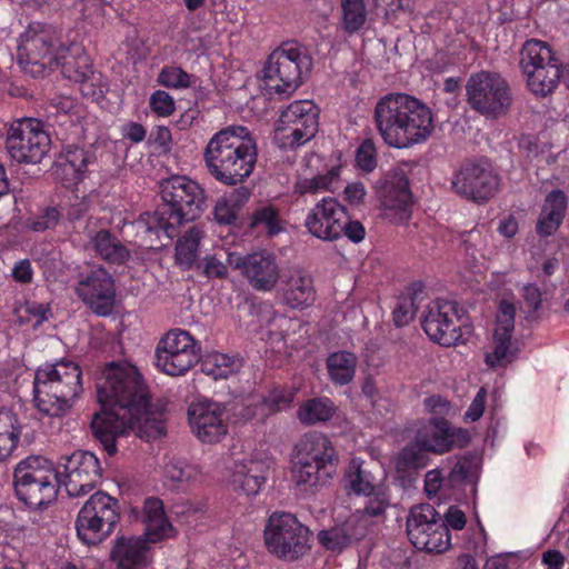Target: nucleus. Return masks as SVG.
<instances>
[{
    "instance_id": "46",
    "label": "nucleus",
    "mask_w": 569,
    "mask_h": 569,
    "mask_svg": "<svg viewBox=\"0 0 569 569\" xmlns=\"http://www.w3.org/2000/svg\"><path fill=\"white\" fill-rule=\"evenodd\" d=\"M239 367V360L220 352L208 355L202 362V371L213 379L227 378Z\"/></svg>"
},
{
    "instance_id": "44",
    "label": "nucleus",
    "mask_w": 569,
    "mask_h": 569,
    "mask_svg": "<svg viewBox=\"0 0 569 569\" xmlns=\"http://www.w3.org/2000/svg\"><path fill=\"white\" fill-rule=\"evenodd\" d=\"M336 407L328 398H316L303 402L297 411V417L303 425H316L328 421L335 413Z\"/></svg>"
},
{
    "instance_id": "14",
    "label": "nucleus",
    "mask_w": 569,
    "mask_h": 569,
    "mask_svg": "<svg viewBox=\"0 0 569 569\" xmlns=\"http://www.w3.org/2000/svg\"><path fill=\"white\" fill-rule=\"evenodd\" d=\"M14 489L18 498L41 495L43 498H58L60 481L52 465L41 456H30L21 460L14 469Z\"/></svg>"
},
{
    "instance_id": "57",
    "label": "nucleus",
    "mask_w": 569,
    "mask_h": 569,
    "mask_svg": "<svg viewBox=\"0 0 569 569\" xmlns=\"http://www.w3.org/2000/svg\"><path fill=\"white\" fill-rule=\"evenodd\" d=\"M164 473L167 479L166 483L171 488H174L176 483H182L189 478V472L181 461H170L166 466Z\"/></svg>"
},
{
    "instance_id": "8",
    "label": "nucleus",
    "mask_w": 569,
    "mask_h": 569,
    "mask_svg": "<svg viewBox=\"0 0 569 569\" xmlns=\"http://www.w3.org/2000/svg\"><path fill=\"white\" fill-rule=\"evenodd\" d=\"M311 531L295 515L284 511L271 513L263 530L268 551L286 561H297L311 549Z\"/></svg>"
},
{
    "instance_id": "21",
    "label": "nucleus",
    "mask_w": 569,
    "mask_h": 569,
    "mask_svg": "<svg viewBox=\"0 0 569 569\" xmlns=\"http://www.w3.org/2000/svg\"><path fill=\"white\" fill-rule=\"evenodd\" d=\"M188 416L193 433L204 443H217L228 433L229 416L221 403L212 401L192 403Z\"/></svg>"
},
{
    "instance_id": "30",
    "label": "nucleus",
    "mask_w": 569,
    "mask_h": 569,
    "mask_svg": "<svg viewBox=\"0 0 569 569\" xmlns=\"http://www.w3.org/2000/svg\"><path fill=\"white\" fill-rule=\"evenodd\" d=\"M244 278L257 291H272L280 279V266L277 257L268 251L247 254Z\"/></svg>"
},
{
    "instance_id": "20",
    "label": "nucleus",
    "mask_w": 569,
    "mask_h": 569,
    "mask_svg": "<svg viewBox=\"0 0 569 569\" xmlns=\"http://www.w3.org/2000/svg\"><path fill=\"white\" fill-rule=\"evenodd\" d=\"M347 223V210L335 198L325 197L308 212L305 227L309 233L323 241L340 238Z\"/></svg>"
},
{
    "instance_id": "42",
    "label": "nucleus",
    "mask_w": 569,
    "mask_h": 569,
    "mask_svg": "<svg viewBox=\"0 0 569 569\" xmlns=\"http://www.w3.org/2000/svg\"><path fill=\"white\" fill-rule=\"evenodd\" d=\"M250 197L247 188H238L221 197L214 204L213 217L220 224H231L237 219V212Z\"/></svg>"
},
{
    "instance_id": "47",
    "label": "nucleus",
    "mask_w": 569,
    "mask_h": 569,
    "mask_svg": "<svg viewBox=\"0 0 569 569\" xmlns=\"http://www.w3.org/2000/svg\"><path fill=\"white\" fill-rule=\"evenodd\" d=\"M342 27L348 33L360 30L367 21L365 0H341Z\"/></svg>"
},
{
    "instance_id": "48",
    "label": "nucleus",
    "mask_w": 569,
    "mask_h": 569,
    "mask_svg": "<svg viewBox=\"0 0 569 569\" xmlns=\"http://www.w3.org/2000/svg\"><path fill=\"white\" fill-rule=\"evenodd\" d=\"M93 159L94 157L83 148L68 147L60 166L66 172H72L73 180H79Z\"/></svg>"
},
{
    "instance_id": "27",
    "label": "nucleus",
    "mask_w": 569,
    "mask_h": 569,
    "mask_svg": "<svg viewBox=\"0 0 569 569\" xmlns=\"http://www.w3.org/2000/svg\"><path fill=\"white\" fill-rule=\"evenodd\" d=\"M383 216L392 222L408 221L411 216V193L403 174L388 178L380 189Z\"/></svg>"
},
{
    "instance_id": "36",
    "label": "nucleus",
    "mask_w": 569,
    "mask_h": 569,
    "mask_svg": "<svg viewBox=\"0 0 569 569\" xmlns=\"http://www.w3.org/2000/svg\"><path fill=\"white\" fill-rule=\"evenodd\" d=\"M340 181V166H331L325 173L310 178H300L295 184V191L301 196L333 192Z\"/></svg>"
},
{
    "instance_id": "34",
    "label": "nucleus",
    "mask_w": 569,
    "mask_h": 569,
    "mask_svg": "<svg viewBox=\"0 0 569 569\" xmlns=\"http://www.w3.org/2000/svg\"><path fill=\"white\" fill-rule=\"evenodd\" d=\"M89 247L101 259L112 263H123L130 256L126 246L110 231L104 229L90 238Z\"/></svg>"
},
{
    "instance_id": "40",
    "label": "nucleus",
    "mask_w": 569,
    "mask_h": 569,
    "mask_svg": "<svg viewBox=\"0 0 569 569\" xmlns=\"http://www.w3.org/2000/svg\"><path fill=\"white\" fill-rule=\"evenodd\" d=\"M525 74L530 91L536 96L546 97L551 93L559 83L561 77L559 61L547 64L546 67H540Z\"/></svg>"
},
{
    "instance_id": "25",
    "label": "nucleus",
    "mask_w": 569,
    "mask_h": 569,
    "mask_svg": "<svg viewBox=\"0 0 569 569\" xmlns=\"http://www.w3.org/2000/svg\"><path fill=\"white\" fill-rule=\"evenodd\" d=\"M341 486L348 496L379 497L385 495L383 472H375L360 458H352L342 477Z\"/></svg>"
},
{
    "instance_id": "19",
    "label": "nucleus",
    "mask_w": 569,
    "mask_h": 569,
    "mask_svg": "<svg viewBox=\"0 0 569 569\" xmlns=\"http://www.w3.org/2000/svg\"><path fill=\"white\" fill-rule=\"evenodd\" d=\"M459 311L455 301H431L421 319L426 335L441 346H455L462 337Z\"/></svg>"
},
{
    "instance_id": "54",
    "label": "nucleus",
    "mask_w": 569,
    "mask_h": 569,
    "mask_svg": "<svg viewBox=\"0 0 569 569\" xmlns=\"http://www.w3.org/2000/svg\"><path fill=\"white\" fill-rule=\"evenodd\" d=\"M149 103L151 110L160 117H168L172 114L176 108L173 98L163 90H157L153 92L150 97Z\"/></svg>"
},
{
    "instance_id": "50",
    "label": "nucleus",
    "mask_w": 569,
    "mask_h": 569,
    "mask_svg": "<svg viewBox=\"0 0 569 569\" xmlns=\"http://www.w3.org/2000/svg\"><path fill=\"white\" fill-rule=\"evenodd\" d=\"M475 519L476 527H469L468 532H470V536L463 541L462 548L468 552L480 555L486 551L487 532L480 521L477 511H475Z\"/></svg>"
},
{
    "instance_id": "45",
    "label": "nucleus",
    "mask_w": 569,
    "mask_h": 569,
    "mask_svg": "<svg viewBox=\"0 0 569 569\" xmlns=\"http://www.w3.org/2000/svg\"><path fill=\"white\" fill-rule=\"evenodd\" d=\"M199 358L186 353L174 355L156 349V367L169 376H182L189 371Z\"/></svg>"
},
{
    "instance_id": "43",
    "label": "nucleus",
    "mask_w": 569,
    "mask_h": 569,
    "mask_svg": "<svg viewBox=\"0 0 569 569\" xmlns=\"http://www.w3.org/2000/svg\"><path fill=\"white\" fill-rule=\"evenodd\" d=\"M62 72L69 79L79 82L80 91L84 96H93L94 91L89 90L88 81L93 80V72L91 70L90 59L86 53H81L77 59L73 57L64 58L62 62Z\"/></svg>"
},
{
    "instance_id": "23",
    "label": "nucleus",
    "mask_w": 569,
    "mask_h": 569,
    "mask_svg": "<svg viewBox=\"0 0 569 569\" xmlns=\"http://www.w3.org/2000/svg\"><path fill=\"white\" fill-rule=\"evenodd\" d=\"M77 292L83 302L97 315H109L114 305L116 288L111 274L103 268H96L78 283Z\"/></svg>"
},
{
    "instance_id": "56",
    "label": "nucleus",
    "mask_w": 569,
    "mask_h": 569,
    "mask_svg": "<svg viewBox=\"0 0 569 569\" xmlns=\"http://www.w3.org/2000/svg\"><path fill=\"white\" fill-rule=\"evenodd\" d=\"M357 163L363 171L370 172L377 166L376 149L371 141H365L360 144L356 156Z\"/></svg>"
},
{
    "instance_id": "17",
    "label": "nucleus",
    "mask_w": 569,
    "mask_h": 569,
    "mask_svg": "<svg viewBox=\"0 0 569 569\" xmlns=\"http://www.w3.org/2000/svg\"><path fill=\"white\" fill-rule=\"evenodd\" d=\"M59 467L63 468V477H59L61 498H64L62 488L68 498L90 493L100 476L99 460L89 451L78 450L70 456H62Z\"/></svg>"
},
{
    "instance_id": "61",
    "label": "nucleus",
    "mask_w": 569,
    "mask_h": 569,
    "mask_svg": "<svg viewBox=\"0 0 569 569\" xmlns=\"http://www.w3.org/2000/svg\"><path fill=\"white\" fill-rule=\"evenodd\" d=\"M486 397L487 392L485 388H480L476 397L473 398L471 405L469 406L468 410L465 413V418L470 421L478 420L483 411H485V403H486Z\"/></svg>"
},
{
    "instance_id": "2",
    "label": "nucleus",
    "mask_w": 569,
    "mask_h": 569,
    "mask_svg": "<svg viewBox=\"0 0 569 569\" xmlns=\"http://www.w3.org/2000/svg\"><path fill=\"white\" fill-rule=\"evenodd\" d=\"M375 122L383 142L397 149L423 143L435 130L431 109L402 92L388 93L378 100Z\"/></svg>"
},
{
    "instance_id": "32",
    "label": "nucleus",
    "mask_w": 569,
    "mask_h": 569,
    "mask_svg": "<svg viewBox=\"0 0 569 569\" xmlns=\"http://www.w3.org/2000/svg\"><path fill=\"white\" fill-rule=\"evenodd\" d=\"M428 459L427 453L415 442L405 447L392 460L397 483L402 488L411 487L416 480V471L425 468Z\"/></svg>"
},
{
    "instance_id": "3",
    "label": "nucleus",
    "mask_w": 569,
    "mask_h": 569,
    "mask_svg": "<svg viewBox=\"0 0 569 569\" xmlns=\"http://www.w3.org/2000/svg\"><path fill=\"white\" fill-rule=\"evenodd\" d=\"M257 143L248 128L229 126L216 132L203 150L209 173L219 182L236 186L254 170Z\"/></svg>"
},
{
    "instance_id": "9",
    "label": "nucleus",
    "mask_w": 569,
    "mask_h": 569,
    "mask_svg": "<svg viewBox=\"0 0 569 569\" xmlns=\"http://www.w3.org/2000/svg\"><path fill=\"white\" fill-rule=\"evenodd\" d=\"M312 59L297 42H284L274 49L264 66L268 84L277 93L291 94L310 73Z\"/></svg>"
},
{
    "instance_id": "33",
    "label": "nucleus",
    "mask_w": 569,
    "mask_h": 569,
    "mask_svg": "<svg viewBox=\"0 0 569 569\" xmlns=\"http://www.w3.org/2000/svg\"><path fill=\"white\" fill-rule=\"evenodd\" d=\"M567 210V197L560 190L551 191L542 206L537 222V232L541 237L551 236L560 227Z\"/></svg>"
},
{
    "instance_id": "28",
    "label": "nucleus",
    "mask_w": 569,
    "mask_h": 569,
    "mask_svg": "<svg viewBox=\"0 0 569 569\" xmlns=\"http://www.w3.org/2000/svg\"><path fill=\"white\" fill-rule=\"evenodd\" d=\"M122 421L124 422L123 430L118 437L127 433L128 430H132L138 437L149 441L158 439L166 431L163 407L158 403H149L148 398L144 403L139 405L137 412L118 420V422Z\"/></svg>"
},
{
    "instance_id": "18",
    "label": "nucleus",
    "mask_w": 569,
    "mask_h": 569,
    "mask_svg": "<svg viewBox=\"0 0 569 569\" xmlns=\"http://www.w3.org/2000/svg\"><path fill=\"white\" fill-rule=\"evenodd\" d=\"M388 500H368L360 516H351L340 526L318 532V542L326 550L341 552L352 541L362 539L367 533V520L380 517L389 506Z\"/></svg>"
},
{
    "instance_id": "29",
    "label": "nucleus",
    "mask_w": 569,
    "mask_h": 569,
    "mask_svg": "<svg viewBox=\"0 0 569 569\" xmlns=\"http://www.w3.org/2000/svg\"><path fill=\"white\" fill-rule=\"evenodd\" d=\"M57 41L58 34L54 28L33 23L21 36L19 56L26 58L28 63L44 66L42 61L52 53Z\"/></svg>"
},
{
    "instance_id": "4",
    "label": "nucleus",
    "mask_w": 569,
    "mask_h": 569,
    "mask_svg": "<svg viewBox=\"0 0 569 569\" xmlns=\"http://www.w3.org/2000/svg\"><path fill=\"white\" fill-rule=\"evenodd\" d=\"M163 206L153 213H147L148 231L162 230L169 238L183 222L200 217L206 209V192L194 180L186 176H172L160 183Z\"/></svg>"
},
{
    "instance_id": "15",
    "label": "nucleus",
    "mask_w": 569,
    "mask_h": 569,
    "mask_svg": "<svg viewBox=\"0 0 569 569\" xmlns=\"http://www.w3.org/2000/svg\"><path fill=\"white\" fill-rule=\"evenodd\" d=\"M119 500H86L80 509L76 529L78 538L87 546L106 540L120 519Z\"/></svg>"
},
{
    "instance_id": "38",
    "label": "nucleus",
    "mask_w": 569,
    "mask_h": 569,
    "mask_svg": "<svg viewBox=\"0 0 569 569\" xmlns=\"http://www.w3.org/2000/svg\"><path fill=\"white\" fill-rule=\"evenodd\" d=\"M556 61H558V59L549 44L536 39L528 40L523 44L520 53V66L523 73L540 67H546Z\"/></svg>"
},
{
    "instance_id": "24",
    "label": "nucleus",
    "mask_w": 569,
    "mask_h": 569,
    "mask_svg": "<svg viewBox=\"0 0 569 569\" xmlns=\"http://www.w3.org/2000/svg\"><path fill=\"white\" fill-rule=\"evenodd\" d=\"M515 315L516 308L511 302L506 300L500 302L496 316L492 347L486 352V363L490 368L506 367L516 357L511 348Z\"/></svg>"
},
{
    "instance_id": "26",
    "label": "nucleus",
    "mask_w": 569,
    "mask_h": 569,
    "mask_svg": "<svg viewBox=\"0 0 569 569\" xmlns=\"http://www.w3.org/2000/svg\"><path fill=\"white\" fill-rule=\"evenodd\" d=\"M268 469L267 461L252 456L236 460L228 479L230 491L237 496L259 495Z\"/></svg>"
},
{
    "instance_id": "31",
    "label": "nucleus",
    "mask_w": 569,
    "mask_h": 569,
    "mask_svg": "<svg viewBox=\"0 0 569 569\" xmlns=\"http://www.w3.org/2000/svg\"><path fill=\"white\" fill-rule=\"evenodd\" d=\"M282 300L290 308H306L316 300L312 277L302 268L293 266L282 277Z\"/></svg>"
},
{
    "instance_id": "39",
    "label": "nucleus",
    "mask_w": 569,
    "mask_h": 569,
    "mask_svg": "<svg viewBox=\"0 0 569 569\" xmlns=\"http://www.w3.org/2000/svg\"><path fill=\"white\" fill-rule=\"evenodd\" d=\"M21 436L18 416L8 409H0V461L8 459L17 448Z\"/></svg>"
},
{
    "instance_id": "49",
    "label": "nucleus",
    "mask_w": 569,
    "mask_h": 569,
    "mask_svg": "<svg viewBox=\"0 0 569 569\" xmlns=\"http://www.w3.org/2000/svg\"><path fill=\"white\" fill-rule=\"evenodd\" d=\"M158 83L172 89H186L191 86V74L180 67L167 66L162 68L157 79Z\"/></svg>"
},
{
    "instance_id": "13",
    "label": "nucleus",
    "mask_w": 569,
    "mask_h": 569,
    "mask_svg": "<svg viewBox=\"0 0 569 569\" xmlns=\"http://www.w3.org/2000/svg\"><path fill=\"white\" fill-rule=\"evenodd\" d=\"M50 143L49 134L37 119H20L7 132V150L20 163H39L48 153Z\"/></svg>"
},
{
    "instance_id": "52",
    "label": "nucleus",
    "mask_w": 569,
    "mask_h": 569,
    "mask_svg": "<svg viewBox=\"0 0 569 569\" xmlns=\"http://www.w3.org/2000/svg\"><path fill=\"white\" fill-rule=\"evenodd\" d=\"M252 226H261L269 234H277L281 230L278 211L272 207H263L257 210L253 216Z\"/></svg>"
},
{
    "instance_id": "53",
    "label": "nucleus",
    "mask_w": 569,
    "mask_h": 569,
    "mask_svg": "<svg viewBox=\"0 0 569 569\" xmlns=\"http://www.w3.org/2000/svg\"><path fill=\"white\" fill-rule=\"evenodd\" d=\"M60 219V212L56 208H47L41 214L28 220V228L36 232L53 229Z\"/></svg>"
},
{
    "instance_id": "55",
    "label": "nucleus",
    "mask_w": 569,
    "mask_h": 569,
    "mask_svg": "<svg viewBox=\"0 0 569 569\" xmlns=\"http://www.w3.org/2000/svg\"><path fill=\"white\" fill-rule=\"evenodd\" d=\"M295 392L287 389H274L264 399V405L271 412L288 409L293 401Z\"/></svg>"
},
{
    "instance_id": "35",
    "label": "nucleus",
    "mask_w": 569,
    "mask_h": 569,
    "mask_svg": "<svg viewBox=\"0 0 569 569\" xmlns=\"http://www.w3.org/2000/svg\"><path fill=\"white\" fill-rule=\"evenodd\" d=\"M358 358L349 351H337L327 359L330 380L338 386L350 383L356 375Z\"/></svg>"
},
{
    "instance_id": "62",
    "label": "nucleus",
    "mask_w": 569,
    "mask_h": 569,
    "mask_svg": "<svg viewBox=\"0 0 569 569\" xmlns=\"http://www.w3.org/2000/svg\"><path fill=\"white\" fill-rule=\"evenodd\" d=\"M523 303L527 312H535L541 305L540 290L535 284L525 286L522 289Z\"/></svg>"
},
{
    "instance_id": "41",
    "label": "nucleus",
    "mask_w": 569,
    "mask_h": 569,
    "mask_svg": "<svg viewBox=\"0 0 569 569\" xmlns=\"http://www.w3.org/2000/svg\"><path fill=\"white\" fill-rule=\"evenodd\" d=\"M204 231L199 226L190 227L177 241L176 262L182 269H190L198 257V249Z\"/></svg>"
},
{
    "instance_id": "51",
    "label": "nucleus",
    "mask_w": 569,
    "mask_h": 569,
    "mask_svg": "<svg viewBox=\"0 0 569 569\" xmlns=\"http://www.w3.org/2000/svg\"><path fill=\"white\" fill-rule=\"evenodd\" d=\"M417 312L416 299L411 295L399 298L392 312L393 322L397 327H403L411 322Z\"/></svg>"
},
{
    "instance_id": "60",
    "label": "nucleus",
    "mask_w": 569,
    "mask_h": 569,
    "mask_svg": "<svg viewBox=\"0 0 569 569\" xmlns=\"http://www.w3.org/2000/svg\"><path fill=\"white\" fill-rule=\"evenodd\" d=\"M443 522L448 526V530L450 528L453 530H462L466 527L467 518L462 510H460L456 506H450L445 513Z\"/></svg>"
},
{
    "instance_id": "5",
    "label": "nucleus",
    "mask_w": 569,
    "mask_h": 569,
    "mask_svg": "<svg viewBox=\"0 0 569 569\" xmlns=\"http://www.w3.org/2000/svg\"><path fill=\"white\" fill-rule=\"evenodd\" d=\"M81 390V370L71 360L46 363L34 373V402L46 415L59 416L68 410Z\"/></svg>"
},
{
    "instance_id": "7",
    "label": "nucleus",
    "mask_w": 569,
    "mask_h": 569,
    "mask_svg": "<svg viewBox=\"0 0 569 569\" xmlns=\"http://www.w3.org/2000/svg\"><path fill=\"white\" fill-rule=\"evenodd\" d=\"M337 462V452L325 435L306 433L293 448L292 479L306 490L322 486L335 472Z\"/></svg>"
},
{
    "instance_id": "1",
    "label": "nucleus",
    "mask_w": 569,
    "mask_h": 569,
    "mask_svg": "<svg viewBox=\"0 0 569 569\" xmlns=\"http://www.w3.org/2000/svg\"><path fill=\"white\" fill-rule=\"evenodd\" d=\"M97 397L102 409L94 415L91 429L103 449L112 456L117 451L116 439L124 426L123 421L114 422L137 412L139 405L144 403L148 391L134 366L111 362L99 379Z\"/></svg>"
},
{
    "instance_id": "12",
    "label": "nucleus",
    "mask_w": 569,
    "mask_h": 569,
    "mask_svg": "<svg viewBox=\"0 0 569 569\" xmlns=\"http://www.w3.org/2000/svg\"><path fill=\"white\" fill-rule=\"evenodd\" d=\"M318 127L319 108L311 100H297L280 112L274 140L282 149H295L310 141Z\"/></svg>"
},
{
    "instance_id": "64",
    "label": "nucleus",
    "mask_w": 569,
    "mask_h": 569,
    "mask_svg": "<svg viewBox=\"0 0 569 569\" xmlns=\"http://www.w3.org/2000/svg\"><path fill=\"white\" fill-rule=\"evenodd\" d=\"M343 193H345V199L350 204H360L363 201L367 191H366L363 183L352 182V183H349L345 188Z\"/></svg>"
},
{
    "instance_id": "37",
    "label": "nucleus",
    "mask_w": 569,
    "mask_h": 569,
    "mask_svg": "<svg viewBox=\"0 0 569 569\" xmlns=\"http://www.w3.org/2000/svg\"><path fill=\"white\" fill-rule=\"evenodd\" d=\"M157 349L174 355L186 353L199 358L201 346L189 331L183 329L169 330L158 343Z\"/></svg>"
},
{
    "instance_id": "63",
    "label": "nucleus",
    "mask_w": 569,
    "mask_h": 569,
    "mask_svg": "<svg viewBox=\"0 0 569 569\" xmlns=\"http://www.w3.org/2000/svg\"><path fill=\"white\" fill-rule=\"evenodd\" d=\"M33 271L28 259L18 261L12 269V277L21 283H30L32 281Z\"/></svg>"
},
{
    "instance_id": "59",
    "label": "nucleus",
    "mask_w": 569,
    "mask_h": 569,
    "mask_svg": "<svg viewBox=\"0 0 569 569\" xmlns=\"http://www.w3.org/2000/svg\"><path fill=\"white\" fill-rule=\"evenodd\" d=\"M377 7H382L386 11V16H396L400 11L413 10L411 0H375Z\"/></svg>"
},
{
    "instance_id": "6",
    "label": "nucleus",
    "mask_w": 569,
    "mask_h": 569,
    "mask_svg": "<svg viewBox=\"0 0 569 569\" xmlns=\"http://www.w3.org/2000/svg\"><path fill=\"white\" fill-rule=\"evenodd\" d=\"M140 518L146 527L144 536L139 538L120 537L112 550L111 560L118 569H141L148 563V543H157L173 538L177 530L168 520L163 500H143Z\"/></svg>"
},
{
    "instance_id": "10",
    "label": "nucleus",
    "mask_w": 569,
    "mask_h": 569,
    "mask_svg": "<svg viewBox=\"0 0 569 569\" xmlns=\"http://www.w3.org/2000/svg\"><path fill=\"white\" fill-rule=\"evenodd\" d=\"M406 530L412 546L428 553H443L451 547L448 526L436 508L421 502L409 510Z\"/></svg>"
},
{
    "instance_id": "22",
    "label": "nucleus",
    "mask_w": 569,
    "mask_h": 569,
    "mask_svg": "<svg viewBox=\"0 0 569 569\" xmlns=\"http://www.w3.org/2000/svg\"><path fill=\"white\" fill-rule=\"evenodd\" d=\"M413 442L425 452L442 455L465 447L469 442V435L465 429L451 427L442 418H432L418 430Z\"/></svg>"
},
{
    "instance_id": "11",
    "label": "nucleus",
    "mask_w": 569,
    "mask_h": 569,
    "mask_svg": "<svg viewBox=\"0 0 569 569\" xmlns=\"http://www.w3.org/2000/svg\"><path fill=\"white\" fill-rule=\"evenodd\" d=\"M467 102L487 118H498L509 110L512 98L507 81L498 73L480 71L466 83Z\"/></svg>"
},
{
    "instance_id": "16",
    "label": "nucleus",
    "mask_w": 569,
    "mask_h": 569,
    "mask_svg": "<svg viewBox=\"0 0 569 569\" xmlns=\"http://www.w3.org/2000/svg\"><path fill=\"white\" fill-rule=\"evenodd\" d=\"M499 177L486 160L463 163L453 174V191L468 200L482 203L491 199L499 188Z\"/></svg>"
},
{
    "instance_id": "58",
    "label": "nucleus",
    "mask_w": 569,
    "mask_h": 569,
    "mask_svg": "<svg viewBox=\"0 0 569 569\" xmlns=\"http://www.w3.org/2000/svg\"><path fill=\"white\" fill-rule=\"evenodd\" d=\"M203 273L209 278H226L228 274L227 266L217 258V256L206 257L203 260Z\"/></svg>"
}]
</instances>
